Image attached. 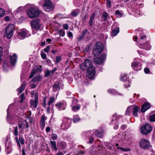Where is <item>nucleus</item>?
Here are the masks:
<instances>
[{"instance_id":"14","label":"nucleus","mask_w":155,"mask_h":155,"mask_svg":"<svg viewBox=\"0 0 155 155\" xmlns=\"http://www.w3.org/2000/svg\"><path fill=\"white\" fill-rule=\"evenodd\" d=\"M38 101V94L37 93H36L35 95V99H31L30 101L31 107L36 108L37 106Z\"/></svg>"},{"instance_id":"6","label":"nucleus","mask_w":155,"mask_h":155,"mask_svg":"<svg viewBox=\"0 0 155 155\" xmlns=\"http://www.w3.org/2000/svg\"><path fill=\"white\" fill-rule=\"evenodd\" d=\"M92 67H94L92 66V62L88 59H86L84 62L80 65V68L83 70L88 69Z\"/></svg>"},{"instance_id":"56","label":"nucleus","mask_w":155,"mask_h":155,"mask_svg":"<svg viewBox=\"0 0 155 155\" xmlns=\"http://www.w3.org/2000/svg\"><path fill=\"white\" fill-rule=\"evenodd\" d=\"M41 54L42 59H45L46 58V55L45 53H41Z\"/></svg>"},{"instance_id":"33","label":"nucleus","mask_w":155,"mask_h":155,"mask_svg":"<svg viewBox=\"0 0 155 155\" xmlns=\"http://www.w3.org/2000/svg\"><path fill=\"white\" fill-rule=\"evenodd\" d=\"M80 119H81L79 117L78 115H75L74 116L73 120L74 122H78L80 121Z\"/></svg>"},{"instance_id":"12","label":"nucleus","mask_w":155,"mask_h":155,"mask_svg":"<svg viewBox=\"0 0 155 155\" xmlns=\"http://www.w3.org/2000/svg\"><path fill=\"white\" fill-rule=\"evenodd\" d=\"M67 106V103L64 101L55 104L56 107L59 110H64Z\"/></svg>"},{"instance_id":"45","label":"nucleus","mask_w":155,"mask_h":155,"mask_svg":"<svg viewBox=\"0 0 155 155\" xmlns=\"http://www.w3.org/2000/svg\"><path fill=\"white\" fill-rule=\"evenodd\" d=\"M107 6L108 8H110L111 7V2L110 0H106Z\"/></svg>"},{"instance_id":"16","label":"nucleus","mask_w":155,"mask_h":155,"mask_svg":"<svg viewBox=\"0 0 155 155\" xmlns=\"http://www.w3.org/2000/svg\"><path fill=\"white\" fill-rule=\"evenodd\" d=\"M120 80L122 81H126L127 82V84H124L125 88H127L130 86V81L128 80V77L126 74H122L120 77Z\"/></svg>"},{"instance_id":"19","label":"nucleus","mask_w":155,"mask_h":155,"mask_svg":"<svg viewBox=\"0 0 155 155\" xmlns=\"http://www.w3.org/2000/svg\"><path fill=\"white\" fill-rule=\"evenodd\" d=\"M47 118L44 114H43L41 117L40 120V127L42 130H43L45 126V120L47 119Z\"/></svg>"},{"instance_id":"39","label":"nucleus","mask_w":155,"mask_h":155,"mask_svg":"<svg viewBox=\"0 0 155 155\" xmlns=\"http://www.w3.org/2000/svg\"><path fill=\"white\" fill-rule=\"evenodd\" d=\"M91 137H89L90 140L89 141V143L90 144H92L94 142V138L95 136L94 135V134H93Z\"/></svg>"},{"instance_id":"64","label":"nucleus","mask_w":155,"mask_h":155,"mask_svg":"<svg viewBox=\"0 0 155 155\" xmlns=\"http://www.w3.org/2000/svg\"><path fill=\"white\" fill-rule=\"evenodd\" d=\"M47 62L48 65L50 66L51 65V61L50 59H47Z\"/></svg>"},{"instance_id":"37","label":"nucleus","mask_w":155,"mask_h":155,"mask_svg":"<svg viewBox=\"0 0 155 155\" xmlns=\"http://www.w3.org/2000/svg\"><path fill=\"white\" fill-rule=\"evenodd\" d=\"M80 107V106L79 105H78L75 106H73L72 107V110L74 111H76L78 110H79Z\"/></svg>"},{"instance_id":"15","label":"nucleus","mask_w":155,"mask_h":155,"mask_svg":"<svg viewBox=\"0 0 155 155\" xmlns=\"http://www.w3.org/2000/svg\"><path fill=\"white\" fill-rule=\"evenodd\" d=\"M131 66L135 71L140 70L142 68L141 64L138 61H133L131 64Z\"/></svg>"},{"instance_id":"55","label":"nucleus","mask_w":155,"mask_h":155,"mask_svg":"<svg viewBox=\"0 0 155 155\" xmlns=\"http://www.w3.org/2000/svg\"><path fill=\"white\" fill-rule=\"evenodd\" d=\"M78 13L75 11H73L71 13V15L73 16H76L78 14Z\"/></svg>"},{"instance_id":"32","label":"nucleus","mask_w":155,"mask_h":155,"mask_svg":"<svg viewBox=\"0 0 155 155\" xmlns=\"http://www.w3.org/2000/svg\"><path fill=\"white\" fill-rule=\"evenodd\" d=\"M60 89L59 84H54L53 86V91L56 92L58 90Z\"/></svg>"},{"instance_id":"31","label":"nucleus","mask_w":155,"mask_h":155,"mask_svg":"<svg viewBox=\"0 0 155 155\" xmlns=\"http://www.w3.org/2000/svg\"><path fill=\"white\" fill-rule=\"evenodd\" d=\"M41 79H42V78H41V77L39 75H38L37 76L35 77L34 78H33L30 82H31L32 81H33V82L38 81H40L41 80Z\"/></svg>"},{"instance_id":"17","label":"nucleus","mask_w":155,"mask_h":155,"mask_svg":"<svg viewBox=\"0 0 155 155\" xmlns=\"http://www.w3.org/2000/svg\"><path fill=\"white\" fill-rule=\"evenodd\" d=\"M41 71V66H35L33 68V69L31 72V73L29 77V78H31L35 74H37Z\"/></svg>"},{"instance_id":"48","label":"nucleus","mask_w":155,"mask_h":155,"mask_svg":"<svg viewBox=\"0 0 155 155\" xmlns=\"http://www.w3.org/2000/svg\"><path fill=\"white\" fill-rule=\"evenodd\" d=\"M84 153L82 151H78L74 155H84ZM71 154L69 153L67 155H70Z\"/></svg>"},{"instance_id":"52","label":"nucleus","mask_w":155,"mask_h":155,"mask_svg":"<svg viewBox=\"0 0 155 155\" xmlns=\"http://www.w3.org/2000/svg\"><path fill=\"white\" fill-rule=\"evenodd\" d=\"M23 8V7H20L18 8L16 10H15V12H16L17 13L21 11Z\"/></svg>"},{"instance_id":"36","label":"nucleus","mask_w":155,"mask_h":155,"mask_svg":"<svg viewBox=\"0 0 155 155\" xmlns=\"http://www.w3.org/2000/svg\"><path fill=\"white\" fill-rule=\"evenodd\" d=\"M18 126L19 128L21 129L22 130L24 129L25 127L24 120L23 123L18 124Z\"/></svg>"},{"instance_id":"13","label":"nucleus","mask_w":155,"mask_h":155,"mask_svg":"<svg viewBox=\"0 0 155 155\" xmlns=\"http://www.w3.org/2000/svg\"><path fill=\"white\" fill-rule=\"evenodd\" d=\"M93 131V132H94V135H95V137L96 136L99 138H101L104 136V130L102 128L95 129Z\"/></svg>"},{"instance_id":"23","label":"nucleus","mask_w":155,"mask_h":155,"mask_svg":"<svg viewBox=\"0 0 155 155\" xmlns=\"http://www.w3.org/2000/svg\"><path fill=\"white\" fill-rule=\"evenodd\" d=\"M17 59V56L16 54H14L13 55H11L10 57V60L12 65H14L16 63Z\"/></svg>"},{"instance_id":"54","label":"nucleus","mask_w":155,"mask_h":155,"mask_svg":"<svg viewBox=\"0 0 155 155\" xmlns=\"http://www.w3.org/2000/svg\"><path fill=\"white\" fill-rule=\"evenodd\" d=\"M51 73L50 72V70H48L47 71H45V76L46 77H47Z\"/></svg>"},{"instance_id":"26","label":"nucleus","mask_w":155,"mask_h":155,"mask_svg":"<svg viewBox=\"0 0 155 155\" xmlns=\"http://www.w3.org/2000/svg\"><path fill=\"white\" fill-rule=\"evenodd\" d=\"M95 13H93L91 15L90 20L89 21V25L91 26L93 25V21L95 18Z\"/></svg>"},{"instance_id":"28","label":"nucleus","mask_w":155,"mask_h":155,"mask_svg":"<svg viewBox=\"0 0 155 155\" xmlns=\"http://www.w3.org/2000/svg\"><path fill=\"white\" fill-rule=\"evenodd\" d=\"M119 27H117L112 31L111 35L112 36H116L119 32Z\"/></svg>"},{"instance_id":"3","label":"nucleus","mask_w":155,"mask_h":155,"mask_svg":"<svg viewBox=\"0 0 155 155\" xmlns=\"http://www.w3.org/2000/svg\"><path fill=\"white\" fill-rule=\"evenodd\" d=\"M95 49L93 51V53L95 56L98 55L102 52L104 48L103 44L101 42H97L95 45Z\"/></svg>"},{"instance_id":"11","label":"nucleus","mask_w":155,"mask_h":155,"mask_svg":"<svg viewBox=\"0 0 155 155\" xmlns=\"http://www.w3.org/2000/svg\"><path fill=\"white\" fill-rule=\"evenodd\" d=\"M139 47L146 50H150L151 48V46L148 41L146 42L141 43L139 45Z\"/></svg>"},{"instance_id":"47","label":"nucleus","mask_w":155,"mask_h":155,"mask_svg":"<svg viewBox=\"0 0 155 155\" xmlns=\"http://www.w3.org/2000/svg\"><path fill=\"white\" fill-rule=\"evenodd\" d=\"M115 115H113L112 116V119L111 120V122L112 123L114 121V120H115V121L119 122L118 120V118L117 117H116Z\"/></svg>"},{"instance_id":"5","label":"nucleus","mask_w":155,"mask_h":155,"mask_svg":"<svg viewBox=\"0 0 155 155\" xmlns=\"http://www.w3.org/2000/svg\"><path fill=\"white\" fill-rule=\"evenodd\" d=\"M152 129V128L149 124H146L141 127V131L143 134L147 135L150 133Z\"/></svg>"},{"instance_id":"24","label":"nucleus","mask_w":155,"mask_h":155,"mask_svg":"<svg viewBox=\"0 0 155 155\" xmlns=\"http://www.w3.org/2000/svg\"><path fill=\"white\" fill-rule=\"evenodd\" d=\"M150 144V141L144 139H141L139 142V145H149Z\"/></svg>"},{"instance_id":"29","label":"nucleus","mask_w":155,"mask_h":155,"mask_svg":"<svg viewBox=\"0 0 155 155\" xmlns=\"http://www.w3.org/2000/svg\"><path fill=\"white\" fill-rule=\"evenodd\" d=\"M132 109V106H130L128 107L125 112V114L126 115H130L131 114V111Z\"/></svg>"},{"instance_id":"34","label":"nucleus","mask_w":155,"mask_h":155,"mask_svg":"<svg viewBox=\"0 0 155 155\" xmlns=\"http://www.w3.org/2000/svg\"><path fill=\"white\" fill-rule=\"evenodd\" d=\"M115 15H117L119 17H122L123 13L122 11H120L119 10H117L115 12Z\"/></svg>"},{"instance_id":"10","label":"nucleus","mask_w":155,"mask_h":155,"mask_svg":"<svg viewBox=\"0 0 155 155\" xmlns=\"http://www.w3.org/2000/svg\"><path fill=\"white\" fill-rule=\"evenodd\" d=\"M87 76L89 78H93L95 76V69L94 67H92L87 70Z\"/></svg>"},{"instance_id":"2","label":"nucleus","mask_w":155,"mask_h":155,"mask_svg":"<svg viewBox=\"0 0 155 155\" xmlns=\"http://www.w3.org/2000/svg\"><path fill=\"white\" fill-rule=\"evenodd\" d=\"M15 27V25L13 24L9 25L6 27L5 32V35L8 39L10 38L12 36Z\"/></svg>"},{"instance_id":"62","label":"nucleus","mask_w":155,"mask_h":155,"mask_svg":"<svg viewBox=\"0 0 155 155\" xmlns=\"http://www.w3.org/2000/svg\"><path fill=\"white\" fill-rule=\"evenodd\" d=\"M63 28L66 30H67L69 28L68 25L67 24H64L63 25Z\"/></svg>"},{"instance_id":"61","label":"nucleus","mask_w":155,"mask_h":155,"mask_svg":"<svg viewBox=\"0 0 155 155\" xmlns=\"http://www.w3.org/2000/svg\"><path fill=\"white\" fill-rule=\"evenodd\" d=\"M144 71L145 73L148 74L149 73L150 71L148 68H146L144 69Z\"/></svg>"},{"instance_id":"4","label":"nucleus","mask_w":155,"mask_h":155,"mask_svg":"<svg viewBox=\"0 0 155 155\" xmlns=\"http://www.w3.org/2000/svg\"><path fill=\"white\" fill-rule=\"evenodd\" d=\"M71 122V119L68 117H64L63 122L61 126V129L64 130L68 129L70 127Z\"/></svg>"},{"instance_id":"42","label":"nucleus","mask_w":155,"mask_h":155,"mask_svg":"<svg viewBox=\"0 0 155 155\" xmlns=\"http://www.w3.org/2000/svg\"><path fill=\"white\" fill-rule=\"evenodd\" d=\"M109 15V14L106 12H104L103 13V16L104 17V21H106L107 19V17Z\"/></svg>"},{"instance_id":"51","label":"nucleus","mask_w":155,"mask_h":155,"mask_svg":"<svg viewBox=\"0 0 155 155\" xmlns=\"http://www.w3.org/2000/svg\"><path fill=\"white\" fill-rule=\"evenodd\" d=\"M51 138L53 140L56 139L57 138V135L55 134H53L51 136Z\"/></svg>"},{"instance_id":"30","label":"nucleus","mask_w":155,"mask_h":155,"mask_svg":"<svg viewBox=\"0 0 155 155\" xmlns=\"http://www.w3.org/2000/svg\"><path fill=\"white\" fill-rule=\"evenodd\" d=\"M108 92L112 94H117L118 95H120V94L117 91L115 90L114 89H109L107 90Z\"/></svg>"},{"instance_id":"50","label":"nucleus","mask_w":155,"mask_h":155,"mask_svg":"<svg viewBox=\"0 0 155 155\" xmlns=\"http://www.w3.org/2000/svg\"><path fill=\"white\" fill-rule=\"evenodd\" d=\"M118 149H121L123 151H128L130 150V149L129 148H123L120 147H118Z\"/></svg>"},{"instance_id":"43","label":"nucleus","mask_w":155,"mask_h":155,"mask_svg":"<svg viewBox=\"0 0 155 155\" xmlns=\"http://www.w3.org/2000/svg\"><path fill=\"white\" fill-rule=\"evenodd\" d=\"M3 68L5 71H6L8 70V67L6 62H4L3 64Z\"/></svg>"},{"instance_id":"9","label":"nucleus","mask_w":155,"mask_h":155,"mask_svg":"<svg viewBox=\"0 0 155 155\" xmlns=\"http://www.w3.org/2000/svg\"><path fill=\"white\" fill-rule=\"evenodd\" d=\"M18 35L19 38H21V39H23L25 37H28L31 35L28 31L25 29H22L19 31Z\"/></svg>"},{"instance_id":"21","label":"nucleus","mask_w":155,"mask_h":155,"mask_svg":"<svg viewBox=\"0 0 155 155\" xmlns=\"http://www.w3.org/2000/svg\"><path fill=\"white\" fill-rule=\"evenodd\" d=\"M150 107V104L146 102L142 106L141 111L142 113L144 112L147 110L149 109Z\"/></svg>"},{"instance_id":"35","label":"nucleus","mask_w":155,"mask_h":155,"mask_svg":"<svg viewBox=\"0 0 155 155\" xmlns=\"http://www.w3.org/2000/svg\"><path fill=\"white\" fill-rule=\"evenodd\" d=\"M55 98L54 97H51L50 98L47 104L48 105L52 104L55 100Z\"/></svg>"},{"instance_id":"25","label":"nucleus","mask_w":155,"mask_h":155,"mask_svg":"<svg viewBox=\"0 0 155 155\" xmlns=\"http://www.w3.org/2000/svg\"><path fill=\"white\" fill-rule=\"evenodd\" d=\"M15 140L18 145H20V143H21V144L22 145L24 144V139L21 137H19L18 140V137H15Z\"/></svg>"},{"instance_id":"22","label":"nucleus","mask_w":155,"mask_h":155,"mask_svg":"<svg viewBox=\"0 0 155 155\" xmlns=\"http://www.w3.org/2000/svg\"><path fill=\"white\" fill-rule=\"evenodd\" d=\"M140 107L137 105L132 106L133 114L134 116H138L137 113L139 111Z\"/></svg>"},{"instance_id":"8","label":"nucleus","mask_w":155,"mask_h":155,"mask_svg":"<svg viewBox=\"0 0 155 155\" xmlns=\"http://www.w3.org/2000/svg\"><path fill=\"white\" fill-rule=\"evenodd\" d=\"M43 8L45 11L50 12L53 9L54 7L50 0H46L43 5Z\"/></svg>"},{"instance_id":"46","label":"nucleus","mask_w":155,"mask_h":155,"mask_svg":"<svg viewBox=\"0 0 155 155\" xmlns=\"http://www.w3.org/2000/svg\"><path fill=\"white\" fill-rule=\"evenodd\" d=\"M150 120L151 122L155 121V114H154L150 116Z\"/></svg>"},{"instance_id":"41","label":"nucleus","mask_w":155,"mask_h":155,"mask_svg":"<svg viewBox=\"0 0 155 155\" xmlns=\"http://www.w3.org/2000/svg\"><path fill=\"white\" fill-rule=\"evenodd\" d=\"M18 127L16 126L15 127L14 130L13 131V134L16 136H17L18 135Z\"/></svg>"},{"instance_id":"7","label":"nucleus","mask_w":155,"mask_h":155,"mask_svg":"<svg viewBox=\"0 0 155 155\" xmlns=\"http://www.w3.org/2000/svg\"><path fill=\"white\" fill-rule=\"evenodd\" d=\"M31 25L32 28L33 34H35V30L37 31L41 26L40 21L39 19H36L31 23Z\"/></svg>"},{"instance_id":"59","label":"nucleus","mask_w":155,"mask_h":155,"mask_svg":"<svg viewBox=\"0 0 155 155\" xmlns=\"http://www.w3.org/2000/svg\"><path fill=\"white\" fill-rule=\"evenodd\" d=\"M87 18V15H85L83 17L82 19V21L83 23H85L86 22V19Z\"/></svg>"},{"instance_id":"1","label":"nucleus","mask_w":155,"mask_h":155,"mask_svg":"<svg viewBox=\"0 0 155 155\" xmlns=\"http://www.w3.org/2000/svg\"><path fill=\"white\" fill-rule=\"evenodd\" d=\"M27 14L30 18H36L40 14L39 10L35 8H31L27 11Z\"/></svg>"},{"instance_id":"40","label":"nucleus","mask_w":155,"mask_h":155,"mask_svg":"<svg viewBox=\"0 0 155 155\" xmlns=\"http://www.w3.org/2000/svg\"><path fill=\"white\" fill-rule=\"evenodd\" d=\"M5 13V10L2 8H0V17L4 16Z\"/></svg>"},{"instance_id":"44","label":"nucleus","mask_w":155,"mask_h":155,"mask_svg":"<svg viewBox=\"0 0 155 155\" xmlns=\"http://www.w3.org/2000/svg\"><path fill=\"white\" fill-rule=\"evenodd\" d=\"M140 38L141 40V41H140V42L141 43L142 42H143L146 38V35H140Z\"/></svg>"},{"instance_id":"53","label":"nucleus","mask_w":155,"mask_h":155,"mask_svg":"<svg viewBox=\"0 0 155 155\" xmlns=\"http://www.w3.org/2000/svg\"><path fill=\"white\" fill-rule=\"evenodd\" d=\"M61 60V57L60 56H58L56 57V63H59Z\"/></svg>"},{"instance_id":"27","label":"nucleus","mask_w":155,"mask_h":155,"mask_svg":"<svg viewBox=\"0 0 155 155\" xmlns=\"http://www.w3.org/2000/svg\"><path fill=\"white\" fill-rule=\"evenodd\" d=\"M26 86V84L24 82L22 84V85L18 89V94H20L24 90Z\"/></svg>"},{"instance_id":"57","label":"nucleus","mask_w":155,"mask_h":155,"mask_svg":"<svg viewBox=\"0 0 155 155\" xmlns=\"http://www.w3.org/2000/svg\"><path fill=\"white\" fill-rule=\"evenodd\" d=\"M49 50H50V47L49 46H47L46 48H45L44 49V51L45 52L47 53H48Z\"/></svg>"},{"instance_id":"38","label":"nucleus","mask_w":155,"mask_h":155,"mask_svg":"<svg viewBox=\"0 0 155 155\" xmlns=\"http://www.w3.org/2000/svg\"><path fill=\"white\" fill-rule=\"evenodd\" d=\"M6 151L8 154L10 153L12 150L11 146H5Z\"/></svg>"},{"instance_id":"20","label":"nucleus","mask_w":155,"mask_h":155,"mask_svg":"<svg viewBox=\"0 0 155 155\" xmlns=\"http://www.w3.org/2000/svg\"><path fill=\"white\" fill-rule=\"evenodd\" d=\"M94 133V132H93V131L91 130L83 132L82 136L83 138H89Z\"/></svg>"},{"instance_id":"60","label":"nucleus","mask_w":155,"mask_h":155,"mask_svg":"<svg viewBox=\"0 0 155 155\" xmlns=\"http://www.w3.org/2000/svg\"><path fill=\"white\" fill-rule=\"evenodd\" d=\"M24 122L25 125V127H26L27 128H28L29 126L28 124V122L27 121V120H24Z\"/></svg>"},{"instance_id":"49","label":"nucleus","mask_w":155,"mask_h":155,"mask_svg":"<svg viewBox=\"0 0 155 155\" xmlns=\"http://www.w3.org/2000/svg\"><path fill=\"white\" fill-rule=\"evenodd\" d=\"M59 34L60 36L64 37L65 35V33L64 30H61L59 31Z\"/></svg>"},{"instance_id":"58","label":"nucleus","mask_w":155,"mask_h":155,"mask_svg":"<svg viewBox=\"0 0 155 155\" xmlns=\"http://www.w3.org/2000/svg\"><path fill=\"white\" fill-rule=\"evenodd\" d=\"M20 97L21 99V102H22L25 99V97L24 94H22L21 95Z\"/></svg>"},{"instance_id":"63","label":"nucleus","mask_w":155,"mask_h":155,"mask_svg":"<svg viewBox=\"0 0 155 155\" xmlns=\"http://www.w3.org/2000/svg\"><path fill=\"white\" fill-rule=\"evenodd\" d=\"M51 148L53 150L55 151H56L58 150L56 146H51Z\"/></svg>"},{"instance_id":"18","label":"nucleus","mask_w":155,"mask_h":155,"mask_svg":"<svg viewBox=\"0 0 155 155\" xmlns=\"http://www.w3.org/2000/svg\"><path fill=\"white\" fill-rule=\"evenodd\" d=\"M106 57V55L102 54L100 57L95 58L94 61L95 63L98 64H100L105 61Z\"/></svg>"}]
</instances>
